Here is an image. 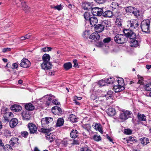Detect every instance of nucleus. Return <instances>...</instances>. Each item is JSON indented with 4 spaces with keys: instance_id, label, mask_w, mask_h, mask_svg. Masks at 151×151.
<instances>
[{
    "instance_id": "f257e3e1",
    "label": "nucleus",
    "mask_w": 151,
    "mask_h": 151,
    "mask_svg": "<svg viewBox=\"0 0 151 151\" xmlns=\"http://www.w3.org/2000/svg\"><path fill=\"white\" fill-rule=\"evenodd\" d=\"M53 121L52 118L48 117L43 118L41 121V123L42 128H41L42 132L43 133H49L54 130L53 127H51L50 128H47L49 124Z\"/></svg>"
},
{
    "instance_id": "f03ea898",
    "label": "nucleus",
    "mask_w": 151,
    "mask_h": 151,
    "mask_svg": "<svg viewBox=\"0 0 151 151\" xmlns=\"http://www.w3.org/2000/svg\"><path fill=\"white\" fill-rule=\"evenodd\" d=\"M55 98V96H54L50 94L44 96L42 99L43 100V102L46 106L51 105L52 103L55 105H59L60 103L58 101L57 99H53L52 101H51L52 99Z\"/></svg>"
},
{
    "instance_id": "7ed1b4c3",
    "label": "nucleus",
    "mask_w": 151,
    "mask_h": 151,
    "mask_svg": "<svg viewBox=\"0 0 151 151\" xmlns=\"http://www.w3.org/2000/svg\"><path fill=\"white\" fill-rule=\"evenodd\" d=\"M111 26L110 22L107 20H104L101 24H98L95 26L94 29L98 33L102 32L105 27Z\"/></svg>"
},
{
    "instance_id": "20e7f679",
    "label": "nucleus",
    "mask_w": 151,
    "mask_h": 151,
    "mask_svg": "<svg viewBox=\"0 0 151 151\" xmlns=\"http://www.w3.org/2000/svg\"><path fill=\"white\" fill-rule=\"evenodd\" d=\"M116 81V82L118 83V85H116L114 84L113 87L116 93L121 92L125 89L123 86L124 83L123 78H119V79Z\"/></svg>"
},
{
    "instance_id": "39448f33",
    "label": "nucleus",
    "mask_w": 151,
    "mask_h": 151,
    "mask_svg": "<svg viewBox=\"0 0 151 151\" xmlns=\"http://www.w3.org/2000/svg\"><path fill=\"white\" fill-rule=\"evenodd\" d=\"M131 114V111L122 109L120 111L119 118L121 120L122 122H124L130 117Z\"/></svg>"
},
{
    "instance_id": "423d86ee",
    "label": "nucleus",
    "mask_w": 151,
    "mask_h": 151,
    "mask_svg": "<svg viewBox=\"0 0 151 151\" xmlns=\"http://www.w3.org/2000/svg\"><path fill=\"white\" fill-rule=\"evenodd\" d=\"M114 40L116 42L121 44L126 42L128 38L123 34H118L114 37Z\"/></svg>"
},
{
    "instance_id": "0eeeda50",
    "label": "nucleus",
    "mask_w": 151,
    "mask_h": 151,
    "mask_svg": "<svg viewBox=\"0 0 151 151\" xmlns=\"http://www.w3.org/2000/svg\"><path fill=\"white\" fill-rule=\"evenodd\" d=\"M127 26L130 30L134 31L138 29L139 24L137 20L134 19L128 21Z\"/></svg>"
},
{
    "instance_id": "6e6552de",
    "label": "nucleus",
    "mask_w": 151,
    "mask_h": 151,
    "mask_svg": "<svg viewBox=\"0 0 151 151\" xmlns=\"http://www.w3.org/2000/svg\"><path fill=\"white\" fill-rule=\"evenodd\" d=\"M150 24V21L148 19L143 21L141 25L142 31L145 33L149 32Z\"/></svg>"
},
{
    "instance_id": "1a4fd4ad",
    "label": "nucleus",
    "mask_w": 151,
    "mask_h": 151,
    "mask_svg": "<svg viewBox=\"0 0 151 151\" xmlns=\"http://www.w3.org/2000/svg\"><path fill=\"white\" fill-rule=\"evenodd\" d=\"M138 122L139 124H141L143 125H145L146 124V117L144 114H142L139 113L137 115Z\"/></svg>"
},
{
    "instance_id": "9d476101",
    "label": "nucleus",
    "mask_w": 151,
    "mask_h": 151,
    "mask_svg": "<svg viewBox=\"0 0 151 151\" xmlns=\"http://www.w3.org/2000/svg\"><path fill=\"white\" fill-rule=\"evenodd\" d=\"M91 11L93 15L100 16L102 14L103 10L102 9L95 7L92 8L91 9Z\"/></svg>"
},
{
    "instance_id": "9b49d317",
    "label": "nucleus",
    "mask_w": 151,
    "mask_h": 151,
    "mask_svg": "<svg viewBox=\"0 0 151 151\" xmlns=\"http://www.w3.org/2000/svg\"><path fill=\"white\" fill-rule=\"evenodd\" d=\"M27 127L29 129L30 134L36 133L37 128L35 124L32 123H29L27 125Z\"/></svg>"
},
{
    "instance_id": "f8f14e48",
    "label": "nucleus",
    "mask_w": 151,
    "mask_h": 151,
    "mask_svg": "<svg viewBox=\"0 0 151 151\" xmlns=\"http://www.w3.org/2000/svg\"><path fill=\"white\" fill-rule=\"evenodd\" d=\"M135 37H132V38H130L129 44L131 47H137L139 46L140 42L135 38Z\"/></svg>"
},
{
    "instance_id": "ddd939ff",
    "label": "nucleus",
    "mask_w": 151,
    "mask_h": 151,
    "mask_svg": "<svg viewBox=\"0 0 151 151\" xmlns=\"http://www.w3.org/2000/svg\"><path fill=\"white\" fill-rule=\"evenodd\" d=\"M123 32L124 33V36H125L127 38H132V37H135L136 35L132 31V30L129 29H124L123 30Z\"/></svg>"
},
{
    "instance_id": "4468645a",
    "label": "nucleus",
    "mask_w": 151,
    "mask_h": 151,
    "mask_svg": "<svg viewBox=\"0 0 151 151\" xmlns=\"http://www.w3.org/2000/svg\"><path fill=\"white\" fill-rule=\"evenodd\" d=\"M20 65L24 68H27L30 66V63L27 59L23 58L21 60Z\"/></svg>"
},
{
    "instance_id": "2eb2a0df",
    "label": "nucleus",
    "mask_w": 151,
    "mask_h": 151,
    "mask_svg": "<svg viewBox=\"0 0 151 151\" xmlns=\"http://www.w3.org/2000/svg\"><path fill=\"white\" fill-rule=\"evenodd\" d=\"M52 112L55 115H60L62 113L61 109L58 106H55L53 107L52 109Z\"/></svg>"
},
{
    "instance_id": "dca6fc26",
    "label": "nucleus",
    "mask_w": 151,
    "mask_h": 151,
    "mask_svg": "<svg viewBox=\"0 0 151 151\" xmlns=\"http://www.w3.org/2000/svg\"><path fill=\"white\" fill-rule=\"evenodd\" d=\"M102 16L106 18H111L114 16L113 12L110 10H107L105 12H102Z\"/></svg>"
},
{
    "instance_id": "f3484780",
    "label": "nucleus",
    "mask_w": 151,
    "mask_h": 151,
    "mask_svg": "<svg viewBox=\"0 0 151 151\" xmlns=\"http://www.w3.org/2000/svg\"><path fill=\"white\" fill-rule=\"evenodd\" d=\"M88 22L91 25V26H95L98 23V20L97 18L95 17H91L89 19Z\"/></svg>"
},
{
    "instance_id": "a211bd4d",
    "label": "nucleus",
    "mask_w": 151,
    "mask_h": 151,
    "mask_svg": "<svg viewBox=\"0 0 151 151\" xmlns=\"http://www.w3.org/2000/svg\"><path fill=\"white\" fill-rule=\"evenodd\" d=\"M107 96H105V95L102 94L100 96H98L97 103H100L105 102L108 99L106 98Z\"/></svg>"
},
{
    "instance_id": "6ab92c4d",
    "label": "nucleus",
    "mask_w": 151,
    "mask_h": 151,
    "mask_svg": "<svg viewBox=\"0 0 151 151\" xmlns=\"http://www.w3.org/2000/svg\"><path fill=\"white\" fill-rule=\"evenodd\" d=\"M13 114L11 112H6L4 115V117L6 121L8 122L13 116Z\"/></svg>"
},
{
    "instance_id": "aec40b11",
    "label": "nucleus",
    "mask_w": 151,
    "mask_h": 151,
    "mask_svg": "<svg viewBox=\"0 0 151 151\" xmlns=\"http://www.w3.org/2000/svg\"><path fill=\"white\" fill-rule=\"evenodd\" d=\"M41 65L42 68L45 70L50 69L51 67V65L50 62H43Z\"/></svg>"
},
{
    "instance_id": "412c9836",
    "label": "nucleus",
    "mask_w": 151,
    "mask_h": 151,
    "mask_svg": "<svg viewBox=\"0 0 151 151\" xmlns=\"http://www.w3.org/2000/svg\"><path fill=\"white\" fill-rule=\"evenodd\" d=\"M18 123V120L17 119H12L9 122V125L11 128H13L17 125Z\"/></svg>"
},
{
    "instance_id": "4be33fe9",
    "label": "nucleus",
    "mask_w": 151,
    "mask_h": 151,
    "mask_svg": "<svg viewBox=\"0 0 151 151\" xmlns=\"http://www.w3.org/2000/svg\"><path fill=\"white\" fill-rule=\"evenodd\" d=\"M100 38V36L98 33L93 32L92 33L89 37V38L94 40L95 41L98 40Z\"/></svg>"
},
{
    "instance_id": "5701e85b",
    "label": "nucleus",
    "mask_w": 151,
    "mask_h": 151,
    "mask_svg": "<svg viewBox=\"0 0 151 151\" xmlns=\"http://www.w3.org/2000/svg\"><path fill=\"white\" fill-rule=\"evenodd\" d=\"M19 139L16 137H14L12 138L9 142L10 145L12 146H14L16 144H19V143L18 142Z\"/></svg>"
},
{
    "instance_id": "b1692460",
    "label": "nucleus",
    "mask_w": 151,
    "mask_h": 151,
    "mask_svg": "<svg viewBox=\"0 0 151 151\" xmlns=\"http://www.w3.org/2000/svg\"><path fill=\"white\" fill-rule=\"evenodd\" d=\"M107 113L109 115L112 116L115 115L116 112L114 108L111 107L108 109Z\"/></svg>"
},
{
    "instance_id": "393cba45",
    "label": "nucleus",
    "mask_w": 151,
    "mask_h": 151,
    "mask_svg": "<svg viewBox=\"0 0 151 151\" xmlns=\"http://www.w3.org/2000/svg\"><path fill=\"white\" fill-rule=\"evenodd\" d=\"M11 109L12 110L16 112H18L21 111L22 107L19 105L15 104L11 106Z\"/></svg>"
},
{
    "instance_id": "a878e982",
    "label": "nucleus",
    "mask_w": 151,
    "mask_h": 151,
    "mask_svg": "<svg viewBox=\"0 0 151 151\" xmlns=\"http://www.w3.org/2000/svg\"><path fill=\"white\" fill-rule=\"evenodd\" d=\"M94 124H95L93 127L94 129L98 130L101 133L103 134V132L101 124L97 123H96L95 124L94 123Z\"/></svg>"
},
{
    "instance_id": "bb28decb",
    "label": "nucleus",
    "mask_w": 151,
    "mask_h": 151,
    "mask_svg": "<svg viewBox=\"0 0 151 151\" xmlns=\"http://www.w3.org/2000/svg\"><path fill=\"white\" fill-rule=\"evenodd\" d=\"M22 116L23 119L25 120H29L30 119V115L28 112L24 111L22 113Z\"/></svg>"
},
{
    "instance_id": "cd10ccee",
    "label": "nucleus",
    "mask_w": 151,
    "mask_h": 151,
    "mask_svg": "<svg viewBox=\"0 0 151 151\" xmlns=\"http://www.w3.org/2000/svg\"><path fill=\"white\" fill-rule=\"evenodd\" d=\"M25 108L28 111H32L35 109L34 106L31 103L27 104L25 106Z\"/></svg>"
},
{
    "instance_id": "c85d7f7f",
    "label": "nucleus",
    "mask_w": 151,
    "mask_h": 151,
    "mask_svg": "<svg viewBox=\"0 0 151 151\" xmlns=\"http://www.w3.org/2000/svg\"><path fill=\"white\" fill-rule=\"evenodd\" d=\"M78 133L76 130H73L70 133V136L72 138H75L78 137Z\"/></svg>"
},
{
    "instance_id": "c756f323",
    "label": "nucleus",
    "mask_w": 151,
    "mask_h": 151,
    "mask_svg": "<svg viewBox=\"0 0 151 151\" xmlns=\"http://www.w3.org/2000/svg\"><path fill=\"white\" fill-rule=\"evenodd\" d=\"M140 140L142 145H146L149 143V139L145 137L140 139Z\"/></svg>"
},
{
    "instance_id": "7c9ffc66",
    "label": "nucleus",
    "mask_w": 151,
    "mask_h": 151,
    "mask_svg": "<svg viewBox=\"0 0 151 151\" xmlns=\"http://www.w3.org/2000/svg\"><path fill=\"white\" fill-rule=\"evenodd\" d=\"M69 141V140L68 138H64L61 141L60 144L62 145L63 147H65L68 145Z\"/></svg>"
},
{
    "instance_id": "2f4dec72",
    "label": "nucleus",
    "mask_w": 151,
    "mask_h": 151,
    "mask_svg": "<svg viewBox=\"0 0 151 151\" xmlns=\"http://www.w3.org/2000/svg\"><path fill=\"white\" fill-rule=\"evenodd\" d=\"M83 7L84 9L87 10H90L92 9L91 5L90 3H86L84 4L83 5Z\"/></svg>"
},
{
    "instance_id": "473e14b6",
    "label": "nucleus",
    "mask_w": 151,
    "mask_h": 151,
    "mask_svg": "<svg viewBox=\"0 0 151 151\" xmlns=\"http://www.w3.org/2000/svg\"><path fill=\"white\" fill-rule=\"evenodd\" d=\"M64 122V120L62 118H60L57 120L56 126L57 127H60L63 125Z\"/></svg>"
},
{
    "instance_id": "72a5a7b5",
    "label": "nucleus",
    "mask_w": 151,
    "mask_h": 151,
    "mask_svg": "<svg viewBox=\"0 0 151 151\" xmlns=\"http://www.w3.org/2000/svg\"><path fill=\"white\" fill-rule=\"evenodd\" d=\"M68 119L71 122L74 123L77 122V119L74 115L71 114L69 115Z\"/></svg>"
},
{
    "instance_id": "f704fd0d",
    "label": "nucleus",
    "mask_w": 151,
    "mask_h": 151,
    "mask_svg": "<svg viewBox=\"0 0 151 151\" xmlns=\"http://www.w3.org/2000/svg\"><path fill=\"white\" fill-rule=\"evenodd\" d=\"M50 57L49 54H45L42 57V59L43 61V62H49V61L50 60Z\"/></svg>"
},
{
    "instance_id": "c9c22d12",
    "label": "nucleus",
    "mask_w": 151,
    "mask_h": 151,
    "mask_svg": "<svg viewBox=\"0 0 151 151\" xmlns=\"http://www.w3.org/2000/svg\"><path fill=\"white\" fill-rule=\"evenodd\" d=\"M63 66L65 70H68L72 68V64L70 62H68L64 64Z\"/></svg>"
},
{
    "instance_id": "e433bc0d",
    "label": "nucleus",
    "mask_w": 151,
    "mask_h": 151,
    "mask_svg": "<svg viewBox=\"0 0 151 151\" xmlns=\"http://www.w3.org/2000/svg\"><path fill=\"white\" fill-rule=\"evenodd\" d=\"M55 138V136L54 135H52L50 134H48L46 136V139L49 141L50 142H52L54 141Z\"/></svg>"
},
{
    "instance_id": "4c0bfd02",
    "label": "nucleus",
    "mask_w": 151,
    "mask_h": 151,
    "mask_svg": "<svg viewBox=\"0 0 151 151\" xmlns=\"http://www.w3.org/2000/svg\"><path fill=\"white\" fill-rule=\"evenodd\" d=\"M123 22V19L120 18H117L116 21V23L119 27H122Z\"/></svg>"
},
{
    "instance_id": "58836bf2",
    "label": "nucleus",
    "mask_w": 151,
    "mask_h": 151,
    "mask_svg": "<svg viewBox=\"0 0 151 151\" xmlns=\"http://www.w3.org/2000/svg\"><path fill=\"white\" fill-rule=\"evenodd\" d=\"M134 9L135 8H134V7H132L129 6L127 7L126 9V11L127 13L132 14L133 12H134Z\"/></svg>"
},
{
    "instance_id": "ea45409f",
    "label": "nucleus",
    "mask_w": 151,
    "mask_h": 151,
    "mask_svg": "<svg viewBox=\"0 0 151 151\" xmlns=\"http://www.w3.org/2000/svg\"><path fill=\"white\" fill-rule=\"evenodd\" d=\"M114 81V78L111 77L107 79L106 81V83L109 84H113Z\"/></svg>"
},
{
    "instance_id": "a19ab883",
    "label": "nucleus",
    "mask_w": 151,
    "mask_h": 151,
    "mask_svg": "<svg viewBox=\"0 0 151 151\" xmlns=\"http://www.w3.org/2000/svg\"><path fill=\"white\" fill-rule=\"evenodd\" d=\"M110 6L112 9H115L118 6V3L115 2H113L111 4Z\"/></svg>"
},
{
    "instance_id": "79ce46f5",
    "label": "nucleus",
    "mask_w": 151,
    "mask_h": 151,
    "mask_svg": "<svg viewBox=\"0 0 151 151\" xmlns=\"http://www.w3.org/2000/svg\"><path fill=\"white\" fill-rule=\"evenodd\" d=\"M145 88L146 91H151V83L145 85Z\"/></svg>"
},
{
    "instance_id": "37998d69",
    "label": "nucleus",
    "mask_w": 151,
    "mask_h": 151,
    "mask_svg": "<svg viewBox=\"0 0 151 151\" xmlns=\"http://www.w3.org/2000/svg\"><path fill=\"white\" fill-rule=\"evenodd\" d=\"M132 14H133L136 17H137L138 16L140 15L139 11L135 8L134 9Z\"/></svg>"
},
{
    "instance_id": "c03bdc74",
    "label": "nucleus",
    "mask_w": 151,
    "mask_h": 151,
    "mask_svg": "<svg viewBox=\"0 0 151 151\" xmlns=\"http://www.w3.org/2000/svg\"><path fill=\"white\" fill-rule=\"evenodd\" d=\"M113 95V92L111 91H108L107 93L106 94H105V96H106L107 99H109V98H110L112 97Z\"/></svg>"
},
{
    "instance_id": "a18cd8bd",
    "label": "nucleus",
    "mask_w": 151,
    "mask_h": 151,
    "mask_svg": "<svg viewBox=\"0 0 151 151\" xmlns=\"http://www.w3.org/2000/svg\"><path fill=\"white\" fill-rule=\"evenodd\" d=\"M51 6L52 8L57 9L58 10H61L63 9L62 5L61 4L54 6Z\"/></svg>"
},
{
    "instance_id": "49530a36",
    "label": "nucleus",
    "mask_w": 151,
    "mask_h": 151,
    "mask_svg": "<svg viewBox=\"0 0 151 151\" xmlns=\"http://www.w3.org/2000/svg\"><path fill=\"white\" fill-rule=\"evenodd\" d=\"M84 17L86 20L89 21V19L90 18V14L88 12H86L84 14Z\"/></svg>"
},
{
    "instance_id": "de8ad7c7",
    "label": "nucleus",
    "mask_w": 151,
    "mask_h": 151,
    "mask_svg": "<svg viewBox=\"0 0 151 151\" xmlns=\"http://www.w3.org/2000/svg\"><path fill=\"white\" fill-rule=\"evenodd\" d=\"M106 80H102L99 81L98 83L100 86H104L106 85Z\"/></svg>"
},
{
    "instance_id": "09e8293b",
    "label": "nucleus",
    "mask_w": 151,
    "mask_h": 151,
    "mask_svg": "<svg viewBox=\"0 0 151 151\" xmlns=\"http://www.w3.org/2000/svg\"><path fill=\"white\" fill-rule=\"evenodd\" d=\"M21 134L22 137H24V138H26L27 137L29 133L26 131H23L21 132Z\"/></svg>"
},
{
    "instance_id": "8fccbe9b",
    "label": "nucleus",
    "mask_w": 151,
    "mask_h": 151,
    "mask_svg": "<svg viewBox=\"0 0 151 151\" xmlns=\"http://www.w3.org/2000/svg\"><path fill=\"white\" fill-rule=\"evenodd\" d=\"M52 49V48L50 47H45L43 48H42L41 50L43 52H48L50 51Z\"/></svg>"
},
{
    "instance_id": "3c124183",
    "label": "nucleus",
    "mask_w": 151,
    "mask_h": 151,
    "mask_svg": "<svg viewBox=\"0 0 151 151\" xmlns=\"http://www.w3.org/2000/svg\"><path fill=\"white\" fill-rule=\"evenodd\" d=\"M93 138L94 140L97 141H99L101 139V138L100 136L95 135L93 136Z\"/></svg>"
},
{
    "instance_id": "603ef678",
    "label": "nucleus",
    "mask_w": 151,
    "mask_h": 151,
    "mask_svg": "<svg viewBox=\"0 0 151 151\" xmlns=\"http://www.w3.org/2000/svg\"><path fill=\"white\" fill-rule=\"evenodd\" d=\"M111 40V37H108L104 39L103 40V42L104 43H108Z\"/></svg>"
},
{
    "instance_id": "864d4df0",
    "label": "nucleus",
    "mask_w": 151,
    "mask_h": 151,
    "mask_svg": "<svg viewBox=\"0 0 151 151\" xmlns=\"http://www.w3.org/2000/svg\"><path fill=\"white\" fill-rule=\"evenodd\" d=\"M134 140V138L130 136L128 137V139L126 140L127 141V143H132L131 142H133Z\"/></svg>"
},
{
    "instance_id": "5fc2aeb1",
    "label": "nucleus",
    "mask_w": 151,
    "mask_h": 151,
    "mask_svg": "<svg viewBox=\"0 0 151 151\" xmlns=\"http://www.w3.org/2000/svg\"><path fill=\"white\" fill-rule=\"evenodd\" d=\"M91 98L92 100H94L95 102L97 103V101H96V100H98V96L97 97V96L94 95V94H92L91 95Z\"/></svg>"
},
{
    "instance_id": "6e6d98bb",
    "label": "nucleus",
    "mask_w": 151,
    "mask_h": 151,
    "mask_svg": "<svg viewBox=\"0 0 151 151\" xmlns=\"http://www.w3.org/2000/svg\"><path fill=\"white\" fill-rule=\"evenodd\" d=\"M84 128L86 129L87 131L89 132V130L90 129L91 127L89 124H88L84 126Z\"/></svg>"
},
{
    "instance_id": "4d7b16f0",
    "label": "nucleus",
    "mask_w": 151,
    "mask_h": 151,
    "mask_svg": "<svg viewBox=\"0 0 151 151\" xmlns=\"http://www.w3.org/2000/svg\"><path fill=\"white\" fill-rule=\"evenodd\" d=\"M124 132L126 134H131L132 132L130 129H125L124 130Z\"/></svg>"
},
{
    "instance_id": "13d9d810",
    "label": "nucleus",
    "mask_w": 151,
    "mask_h": 151,
    "mask_svg": "<svg viewBox=\"0 0 151 151\" xmlns=\"http://www.w3.org/2000/svg\"><path fill=\"white\" fill-rule=\"evenodd\" d=\"M98 3L102 4L104 3L106 0H95Z\"/></svg>"
},
{
    "instance_id": "bf43d9fd",
    "label": "nucleus",
    "mask_w": 151,
    "mask_h": 151,
    "mask_svg": "<svg viewBox=\"0 0 151 151\" xmlns=\"http://www.w3.org/2000/svg\"><path fill=\"white\" fill-rule=\"evenodd\" d=\"M72 144L73 145H79V141L77 140H74Z\"/></svg>"
},
{
    "instance_id": "052dcab7",
    "label": "nucleus",
    "mask_w": 151,
    "mask_h": 151,
    "mask_svg": "<svg viewBox=\"0 0 151 151\" xmlns=\"http://www.w3.org/2000/svg\"><path fill=\"white\" fill-rule=\"evenodd\" d=\"M73 62L74 63L73 67H76L78 65L77 63V60L76 59H73Z\"/></svg>"
},
{
    "instance_id": "680f3d73",
    "label": "nucleus",
    "mask_w": 151,
    "mask_h": 151,
    "mask_svg": "<svg viewBox=\"0 0 151 151\" xmlns=\"http://www.w3.org/2000/svg\"><path fill=\"white\" fill-rule=\"evenodd\" d=\"M80 151H91V150L87 147H85L81 148Z\"/></svg>"
},
{
    "instance_id": "e2e57ef3",
    "label": "nucleus",
    "mask_w": 151,
    "mask_h": 151,
    "mask_svg": "<svg viewBox=\"0 0 151 151\" xmlns=\"http://www.w3.org/2000/svg\"><path fill=\"white\" fill-rule=\"evenodd\" d=\"M12 66L13 68L17 69L18 66V64L17 63H14L12 64Z\"/></svg>"
},
{
    "instance_id": "0e129e2a",
    "label": "nucleus",
    "mask_w": 151,
    "mask_h": 151,
    "mask_svg": "<svg viewBox=\"0 0 151 151\" xmlns=\"http://www.w3.org/2000/svg\"><path fill=\"white\" fill-rule=\"evenodd\" d=\"M11 48H4L3 49L2 52H5L8 51H10Z\"/></svg>"
},
{
    "instance_id": "69168bd1",
    "label": "nucleus",
    "mask_w": 151,
    "mask_h": 151,
    "mask_svg": "<svg viewBox=\"0 0 151 151\" xmlns=\"http://www.w3.org/2000/svg\"><path fill=\"white\" fill-rule=\"evenodd\" d=\"M55 72L52 70H49L48 74L50 76L54 75L55 74Z\"/></svg>"
},
{
    "instance_id": "338daca9",
    "label": "nucleus",
    "mask_w": 151,
    "mask_h": 151,
    "mask_svg": "<svg viewBox=\"0 0 151 151\" xmlns=\"http://www.w3.org/2000/svg\"><path fill=\"white\" fill-rule=\"evenodd\" d=\"M31 35L29 34H28L26 35L25 36L26 38V39H28L30 38V36Z\"/></svg>"
},
{
    "instance_id": "774afa93",
    "label": "nucleus",
    "mask_w": 151,
    "mask_h": 151,
    "mask_svg": "<svg viewBox=\"0 0 151 151\" xmlns=\"http://www.w3.org/2000/svg\"><path fill=\"white\" fill-rule=\"evenodd\" d=\"M146 67L147 69L149 70L151 68V65H146Z\"/></svg>"
}]
</instances>
